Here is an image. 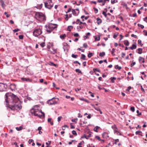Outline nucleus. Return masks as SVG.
<instances>
[{
	"instance_id": "nucleus-1",
	"label": "nucleus",
	"mask_w": 147,
	"mask_h": 147,
	"mask_svg": "<svg viewBox=\"0 0 147 147\" xmlns=\"http://www.w3.org/2000/svg\"><path fill=\"white\" fill-rule=\"evenodd\" d=\"M5 96L6 98L5 100L7 103L8 102V99L10 98H11V100L10 102V104L8 106V107L12 110H18L21 109L22 107L21 102L17 96L13 94L10 96L9 93H6Z\"/></svg>"
},
{
	"instance_id": "nucleus-2",
	"label": "nucleus",
	"mask_w": 147,
	"mask_h": 147,
	"mask_svg": "<svg viewBox=\"0 0 147 147\" xmlns=\"http://www.w3.org/2000/svg\"><path fill=\"white\" fill-rule=\"evenodd\" d=\"M35 17L36 19L40 21H43L45 19L44 15L40 12H37L35 15Z\"/></svg>"
},
{
	"instance_id": "nucleus-3",
	"label": "nucleus",
	"mask_w": 147,
	"mask_h": 147,
	"mask_svg": "<svg viewBox=\"0 0 147 147\" xmlns=\"http://www.w3.org/2000/svg\"><path fill=\"white\" fill-rule=\"evenodd\" d=\"M44 3L45 7L49 9H51L53 5V3L52 2V0H46Z\"/></svg>"
},
{
	"instance_id": "nucleus-4",
	"label": "nucleus",
	"mask_w": 147,
	"mask_h": 147,
	"mask_svg": "<svg viewBox=\"0 0 147 147\" xmlns=\"http://www.w3.org/2000/svg\"><path fill=\"white\" fill-rule=\"evenodd\" d=\"M59 98L53 97L52 99L49 100L47 101V103L49 105H55L58 103Z\"/></svg>"
},
{
	"instance_id": "nucleus-5",
	"label": "nucleus",
	"mask_w": 147,
	"mask_h": 147,
	"mask_svg": "<svg viewBox=\"0 0 147 147\" xmlns=\"http://www.w3.org/2000/svg\"><path fill=\"white\" fill-rule=\"evenodd\" d=\"M31 112L32 114H33L35 116H40L37 113L38 111V106L35 105L31 110Z\"/></svg>"
},
{
	"instance_id": "nucleus-6",
	"label": "nucleus",
	"mask_w": 147,
	"mask_h": 147,
	"mask_svg": "<svg viewBox=\"0 0 147 147\" xmlns=\"http://www.w3.org/2000/svg\"><path fill=\"white\" fill-rule=\"evenodd\" d=\"M42 31L40 28L35 29L34 30L33 34L35 37H38L42 33Z\"/></svg>"
},
{
	"instance_id": "nucleus-7",
	"label": "nucleus",
	"mask_w": 147,
	"mask_h": 147,
	"mask_svg": "<svg viewBox=\"0 0 147 147\" xmlns=\"http://www.w3.org/2000/svg\"><path fill=\"white\" fill-rule=\"evenodd\" d=\"M7 88V86L4 83H0V91H5Z\"/></svg>"
},
{
	"instance_id": "nucleus-8",
	"label": "nucleus",
	"mask_w": 147,
	"mask_h": 147,
	"mask_svg": "<svg viewBox=\"0 0 147 147\" xmlns=\"http://www.w3.org/2000/svg\"><path fill=\"white\" fill-rule=\"evenodd\" d=\"M23 82H32V80L29 78H21Z\"/></svg>"
},
{
	"instance_id": "nucleus-9",
	"label": "nucleus",
	"mask_w": 147,
	"mask_h": 147,
	"mask_svg": "<svg viewBox=\"0 0 147 147\" xmlns=\"http://www.w3.org/2000/svg\"><path fill=\"white\" fill-rule=\"evenodd\" d=\"M139 61L140 63L144 62V59L143 57H140L139 58Z\"/></svg>"
},
{
	"instance_id": "nucleus-10",
	"label": "nucleus",
	"mask_w": 147,
	"mask_h": 147,
	"mask_svg": "<svg viewBox=\"0 0 147 147\" xmlns=\"http://www.w3.org/2000/svg\"><path fill=\"white\" fill-rule=\"evenodd\" d=\"M88 135H87L86 134H84V135L83 137H84L86 139H88L89 137H90L91 135V133H88Z\"/></svg>"
},
{
	"instance_id": "nucleus-11",
	"label": "nucleus",
	"mask_w": 147,
	"mask_h": 147,
	"mask_svg": "<svg viewBox=\"0 0 147 147\" xmlns=\"http://www.w3.org/2000/svg\"><path fill=\"white\" fill-rule=\"evenodd\" d=\"M142 48H139L136 50V52L139 54H141L142 53Z\"/></svg>"
},
{
	"instance_id": "nucleus-12",
	"label": "nucleus",
	"mask_w": 147,
	"mask_h": 147,
	"mask_svg": "<svg viewBox=\"0 0 147 147\" xmlns=\"http://www.w3.org/2000/svg\"><path fill=\"white\" fill-rule=\"evenodd\" d=\"M114 134H117L118 135H121V134L120 132H119L117 130H115L114 131Z\"/></svg>"
},
{
	"instance_id": "nucleus-13",
	"label": "nucleus",
	"mask_w": 147,
	"mask_h": 147,
	"mask_svg": "<svg viewBox=\"0 0 147 147\" xmlns=\"http://www.w3.org/2000/svg\"><path fill=\"white\" fill-rule=\"evenodd\" d=\"M136 48V43L135 44H133L132 46L130 47V48L131 50H133L135 49Z\"/></svg>"
},
{
	"instance_id": "nucleus-14",
	"label": "nucleus",
	"mask_w": 147,
	"mask_h": 147,
	"mask_svg": "<svg viewBox=\"0 0 147 147\" xmlns=\"http://www.w3.org/2000/svg\"><path fill=\"white\" fill-rule=\"evenodd\" d=\"M15 87L16 86L14 84H11L10 85V88L12 90L14 89Z\"/></svg>"
},
{
	"instance_id": "nucleus-15",
	"label": "nucleus",
	"mask_w": 147,
	"mask_h": 147,
	"mask_svg": "<svg viewBox=\"0 0 147 147\" xmlns=\"http://www.w3.org/2000/svg\"><path fill=\"white\" fill-rule=\"evenodd\" d=\"M97 23L98 25L102 23V20L100 19L99 18H97L96 19Z\"/></svg>"
},
{
	"instance_id": "nucleus-16",
	"label": "nucleus",
	"mask_w": 147,
	"mask_h": 147,
	"mask_svg": "<svg viewBox=\"0 0 147 147\" xmlns=\"http://www.w3.org/2000/svg\"><path fill=\"white\" fill-rule=\"evenodd\" d=\"M48 28L49 29H51L52 31L53 29H54L55 28H56V27L55 26L53 27V26H52V25H50L49 26H48Z\"/></svg>"
},
{
	"instance_id": "nucleus-17",
	"label": "nucleus",
	"mask_w": 147,
	"mask_h": 147,
	"mask_svg": "<svg viewBox=\"0 0 147 147\" xmlns=\"http://www.w3.org/2000/svg\"><path fill=\"white\" fill-rule=\"evenodd\" d=\"M66 36L65 34H63L60 35V37L61 39H64Z\"/></svg>"
},
{
	"instance_id": "nucleus-18",
	"label": "nucleus",
	"mask_w": 147,
	"mask_h": 147,
	"mask_svg": "<svg viewBox=\"0 0 147 147\" xmlns=\"http://www.w3.org/2000/svg\"><path fill=\"white\" fill-rule=\"evenodd\" d=\"M100 127L98 126H96L95 127L94 129V131L96 132H97L98 131V129Z\"/></svg>"
},
{
	"instance_id": "nucleus-19",
	"label": "nucleus",
	"mask_w": 147,
	"mask_h": 147,
	"mask_svg": "<svg viewBox=\"0 0 147 147\" xmlns=\"http://www.w3.org/2000/svg\"><path fill=\"white\" fill-rule=\"evenodd\" d=\"M85 57H86V56L84 55L83 54H82L81 55V59L84 60H86Z\"/></svg>"
},
{
	"instance_id": "nucleus-20",
	"label": "nucleus",
	"mask_w": 147,
	"mask_h": 147,
	"mask_svg": "<svg viewBox=\"0 0 147 147\" xmlns=\"http://www.w3.org/2000/svg\"><path fill=\"white\" fill-rule=\"evenodd\" d=\"M72 12L74 16H76L77 14L76 11V10L74 9H72Z\"/></svg>"
},
{
	"instance_id": "nucleus-21",
	"label": "nucleus",
	"mask_w": 147,
	"mask_h": 147,
	"mask_svg": "<svg viewBox=\"0 0 147 147\" xmlns=\"http://www.w3.org/2000/svg\"><path fill=\"white\" fill-rule=\"evenodd\" d=\"M111 127L113 129H114V130L118 129L117 127L115 125H114L113 126H112Z\"/></svg>"
},
{
	"instance_id": "nucleus-22",
	"label": "nucleus",
	"mask_w": 147,
	"mask_h": 147,
	"mask_svg": "<svg viewBox=\"0 0 147 147\" xmlns=\"http://www.w3.org/2000/svg\"><path fill=\"white\" fill-rule=\"evenodd\" d=\"M121 5L123 7L127 9V5L126 4L124 3L122 4Z\"/></svg>"
},
{
	"instance_id": "nucleus-23",
	"label": "nucleus",
	"mask_w": 147,
	"mask_h": 147,
	"mask_svg": "<svg viewBox=\"0 0 147 147\" xmlns=\"http://www.w3.org/2000/svg\"><path fill=\"white\" fill-rule=\"evenodd\" d=\"M124 44L126 45L127 46L129 45V42L127 40H125L124 41Z\"/></svg>"
},
{
	"instance_id": "nucleus-24",
	"label": "nucleus",
	"mask_w": 147,
	"mask_h": 147,
	"mask_svg": "<svg viewBox=\"0 0 147 147\" xmlns=\"http://www.w3.org/2000/svg\"><path fill=\"white\" fill-rule=\"evenodd\" d=\"M130 110L132 112H134L135 111V108L134 107H131L130 108Z\"/></svg>"
},
{
	"instance_id": "nucleus-25",
	"label": "nucleus",
	"mask_w": 147,
	"mask_h": 147,
	"mask_svg": "<svg viewBox=\"0 0 147 147\" xmlns=\"http://www.w3.org/2000/svg\"><path fill=\"white\" fill-rule=\"evenodd\" d=\"M57 50L56 49H53V51L51 52V53L54 54L57 52Z\"/></svg>"
},
{
	"instance_id": "nucleus-26",
	"label": "nucleus",
	"mask_w": 147,
	"mask_h": 147,
	"mask_svg": "<svg viewBox=\"0 0 147 147\" xmlns=\"http://www.w3.org/2000/svg\"><path fill=\"white\" fill-rule=\"evenodd\" d=\"M105 53L104 52H102V53H100L99 54V56L100 57H102L103 56L105 55Z\"/></svg>"
},
{
	"instance_id": "nucleus-27",
	"label": "nucleus",
	"mask_w": 147,
	"mask_h": 147,
	"mask_svg": "<svg viewBox=\"0 0 147 147\" xmlns=\"http://www.w3.org/2000/svg\"><path fill=\"white\" fill-rule=\"evenodd\" d=\"M73 28V27L72 26H69L68 27V28H67V30L69 31H71V28Z\"/></svg>"
},
{
	"instance_id": "nucleus-28",
	"label": "nucleus",
	"mask_w": 147,
	"mask_h": 147,
	"mask_svg": "<svg viewBox=\"0 0 147 147\" xmlns=\"http://www.w3.org/2000/svg\"><path fill=\"white\" fill-rule=\"evenodd\" d=\"M84 143V142L83 141H82V142H80L79 143L77 147H82V146H80V145L82 144V143Z\"/></svg>"
},
{
	"instance_id": "nucleus-29",
	"label": "nucleus",
	"mask_w": 147,
	"mask_h": 147,
	"mask_svg": "<svg viewBox=\"0 0 147 147\" xmlns=\"http://www.w3.org/2000/svg\"><path fill=\"white\" fill-rule=\"evenodd\" d=\"M22 126H20L19 127H16V129L17 131H20L22 130Z\"/></svg>"
},
{
	"instance_id": "nucleus-30",
	"label": "nucleus",
	"mask_w": 147,
	"mask_h": 147,
	"mask_svg": "<svg viewBox=\"0 0 147 147\" xmlns=\"http://www.w3.org/2000/svg\"><path fill=\"white\" fill-rule=\"evenodd\" d=\"M115 68L116 69H118L119 70H120L121 69V67L119 66L118 65L115 66Z\"/></svg>"
},
{
	"instance_id": "nucleus-31",
	"label": "nucleus",
	"mask_w": 147,
	"mask_h": 147,
	"mask_svg": "<svg viewBox=\"0 0 147 147\" xmlns=\"http://www.w3.org/2000/svg\"><path fill=\"white\" fill-rule=\"evenodd\" d=\"M95 40V41H99L100 39V36L98 38L96 37H94Z\"/></svg>"
},
{
	"instance_id": "nucleus-32",
	"label": "nucleus",
	"mask_w": 147,
	"mask_h": 147,
	"mask_svg": "<svg viewBox=\"0 0 147 147\" xmlns=\"http://www.w3.org/2000/svg\"><path fill=\"white\" fill-rule=\"evenodd\" d=\"M93 55L92 53H89L88 55V58H90Z\"/></svg>"
},
{
	"instance_id": "nucleus-33",
	"label": "nucleus",
	"mask_w": 147,
	"mask_h": 147,
	"mask_svg": "<svg viewBox=\"0 0 147 147\" xmlns=\"http://www.w3.org/2000/svg\"><path fill=\"white\" fill-rule=\"evenodd\" d=\"M93 9L94 10V11L95 13H96L98 12V9L96 8L95 7L93 8Z\"/></svg>"
},
{
	"instance_id": "nucleus-34",
	"label": "nucleus",
	"mask_w": 147,
	"mask_h": 147,
	"mask_svg": "<svg viewBox=\"0 0 147 147\" xmlns=\"http://www.w3.org/2000/svg\"><path fill=\"white\" fill-rule=\"evenodd\" d=\"M78 56V55H75L74 54H72L71 55V57H72L75 58H76Z\"/></svg>"
},
{
	"instance_id": "nucleus-35",
	"label": "nucleus",
	"mask_w": 147,
	"mask_h": 147,
	"mask_svg": "<svg viewBox=\"0 0 147 147\" xmlns=\"http://www.w3.org/2000/svg\"><path fill=\"white\" fill-rule=\"evenodd\" d=\"M93 71L94 72H95L96 71H98V72H99L100 71V70L99 69L97 68H94L93 69Z\"/></svg>"
},
{
	"instance_id": "nucleus-36",
	"label": "nucleus",
	"mask_w": 147,
	"mask_h": 147,
	"mask_svg": "<svg viewBox=\"0 0 147 147\" xmlns=\"http://www.w3.org/2000/svg\"><path fill=\"white\" fill-rule=\"evenodd\" d=\"M111 79L112 82L113 83L114 82V80H116V78L115 77H111Z\"/></svg>"
},
{
	"instance_id": "nucleus-37",
	"label": "nucleus",
	"mask_w": 147,
	"mask_h": 147,
	"mask_svg": "<svg viewBox=\"0 0 147 147\" xmlns=\"http://www.w3.org/2000/svg\"><path fill=\"white\" fill-rule=\"evenodd\" d=\"M47 32H48L49 33H50L52 31V30L51 29H49L48 28H47Z\"/></svg>"
},
{
	"instance_id": "nucleus-38",
	"label": "nucleus",
	"mask_w": 147,
	"mask_h": 147,
	"mask_svg": "<svg viewBox=\"0 0 147 147\" xmlns=\"http://www.w3.org/2000/svg\"><path fill=\"white\" fill-rule=\"evenodd\" d=\"M138 26L139 27H140L142 29H143L144 27V26L143 25H142L140 24H138Z\"/></svg>"
},
{
	"instance_id": "nucleus-39",
	"label": "nucleus",
	"mask_w": 147,
	"mask_h": 147,
	"mask_svg": "<svg viewBox=\"0 0 147 147\" xmlns=\"http://www.w3.org/2000/svg\"><path fill=\"white\" fill-rule=\"evenodd\" d=\"M76 71L77 72H78L79 73H81V71L79 69H76Z\"/></svg>"
},
{
	"instance_id": "nucleus-40",
	"label": "nucleus",
	"mask_w": 147,
	"mask_h": 147,
	"mask_svg": "<svg viewBox=\"0 0 147 147\" xmlns=\"http://www.w3.org/2000/svg\"><path fill=\"white\" fill-rule=\"evenodd\" d=\"M138 44L140 45H141V46H142L143 45V44H141V40H138Z\"/></svg>"
},
{
	"instance_id": "nucleus-41",
	"label": "nucleus",
	"mask_w": 147,
	"mask_h": 147,
	"mask_svg": "<svg viewBox=\"0 0 147 147\" xmlns=\"http://www.w3.org/2000/svg\"><path fill=\"white\" fill-rule=\"evenodd\" d=\"M40 46H41V47H44L45 46V42H42V43H41L40 44Z\"/></svg>"
},
{
	"instance_id": "nucleus-42",
	"label": "nucleus",
	"mask_w": 147,
	"mask_h": 147,
	"mask_svg": "<svg viewBox=\"0 0 147 147\" xmlns=\"http://www.w3.org/2000/svg\"><path fill=\"white\" fill-rule=\"evenodd\" d=\"M72 134L74 135H77V134L76 131L75 130H73L72 131Z\"/></svg>"
},
{
	"instance_id": "nucleus-43",
	"label": "nucleus",
	"mask_w": 147,
	"mask_h": 147,
	"mask_svg": "<svg viewBox=\"0 0 147 147\" xmlns=\"http://www.w3.org/2000/svg\"><path fill=\"white\" fill-rule=\"evenodd\" d=\"M4 14L6 15V16L7 18L9 17L10 15L9 14H7V12H5L4 13Z\"/></svg>"
},
{
	"instance_id": "nucleus-44",
	"label": "nucleus",
	"mask_w": 147,
	"mask_h": 147,
	"mask_svg": "<svg viewBox=\"0 0 147 147\" xmlns=\"http://www.w3.org/2000/svg\"><path fill=\"white\" fill-rule=\"evenodd\" d=\"M136 112L137 113V115H141V113H140V111L138 110H137L136 111Z\"/></svg>"
},
{
	"instance_id": "nucleus-45",
	"label": "nucleus",
	"mask_w": 147,
	"mask_h": 147,
	"mask_svg": "<svg viewBox=\"0 0 147 147\" xmlns=\"http://www.w3.org/2000/svg\"><path fill=\"white\" fill-rule=\"evenodd\" d=\"M34 142V141L33 140L30 139L28 141V143L29 144H30L32 142Z\"/></svg>"
},
{
	"instance_id": "nucleus-46",
	"label": "nucleus",
	"mask_w": 147,
	"mask_h": 147,
	"mask_svg": "<svg viewBox=\"0 0 147 147\" xmlns=\"http://www.w3.org/2000/svg\"><path fill=\"white\" fill-rule=\"evenodd\" d=\"M94 108L96 110L98 111H100V110L99 108H96L95 107H94Z\"/></svg>"
},
{
	"instance_id": "nucleus-47",
	"label": "nucleus",
	"mask_w": 147,
	"mask_h": 147,
	"mask_svg": "<svg viewBox=\"0 0 147 147\" xmlns=\"http://www.w3.org/2000/svg\"><path fill=\"white\" fill-rule=\"evenodd\" d=\"M102 14L105 17H106L107 16V14L106 13V12L105 11H103L102 12Z\"/></svg>"
},
{
	"instance_id": "nucleus-48",
	"label": "nucleus",
	"mask_w": 147,
	"mask_h": 147,
	"mask_svg": "<svg viewBox=\"0 0 147 147\" xmlns=\"http://www.w3.org/2000/svg\"><path fill=\"white\" fill-rule=\"evenodd\" d=\"M115 51V49L114 48H113L112 49L111 53H112V54L113 55H114V53Z\"/></svg>"
},
{
	"instance_id": "nucleus-49",
	"label": "nucleus",
	"mask_w": 147,
	"mask_h": 147,
	"mask_svg": "<svg viewBox=\"0 0 147 147\" xmlns=\"http://www.w3.org/2000/svg\"><path fill=\"white\" fill-rule=\"evenodd\" d=\"M19 38L20 39H22L23 38V36L22 35H20L19 36Z\"/></svg>"
},
{
	"instance_id": "nucleus-50",
	"label": "nucleus",
	"mask_w": 147,
	"mask_h": 147,
	"mask_svg": "<svg viewBox=\"0 0 147 147\" xmlns=\"http://www.w3.org/2000/svg\"><path fill=\"white\" fill-rule=\"evenodd\" d=\"M107 135H108V134L107 133H106V132H104L103 133V134H102V136H103V137H105V136H107Z\"/></svg>"
},
{
	"instance_id": "nucleus-51",
	"label": "nucleus",
	"mask_w": 147,
	"mask_h": 147,
	"mask_svg": "<svg viewBox=\"0 0 147 147\" xmlns=\"http://www.w3.org/2000/svg\"><path fill=\"white\" fill-rule=\"evenodd\" d=\"M130 16H133V17H135L136 16V13H135L134 14H133L132 15V16H131V15H129Z\"/></svg>"
},
{
	"instance_id": "nucleus-52",
	"label": "nucleus",
	"mask_w": 147,
	"mask_h": 147,
	"mask_svg": "<svg viewBox=\"0 0 147 147\" xmlns=\"http://www.w3.org/2000/svg\"><path fill=\"white\" fill-rule=\"evenodd\" d=\"M74 36L77 37L79 36V34L78 33H75L74 34Z\"/></svg>"
},
{
	"instance_id": "nucleus-53",
	"label": "nucleus",
	"mask_w": 147,
	"mask_h": 147,
	"mask_svg": "<svg viewBox=\"0 0 147 147\" xmlns=\"http://www.w3.org/2000/svg\"><path fill=\"white\" fill-rule=\"evenodd\" d=\"M62 118V117L61 116L59 117H58V122L60 121H61V119Z\"/></svg>"
},
{
	"instance_id": "nucleus-54",
	"label": "nucleus",
	"mask_w": 147,
	"mask_h": 147,
	"mask_svg": "<svg viewBox=\"0 0 147 147\" xmlns=\"http://www.w3.org/2000/svg\"><path fill=\"white\" fill-rule=\"evenodd\" d=\"M19 29H15L14 30H13V31L14 32H18V31H19Z\"/></svg>"
},
{
	"instance_id": "nucleus-55",
	"label": "nucleus",
	"mask_w": 147,
	"mask_h": 147,
	"mask_svg": "<svg viewBox=\"0 0 147 147\" xmlns=\"http://www.w3.org/2000/svg\"><path fill=\"white\" fill-rule=\"evenodd\" d=\"M83 46L84 47H85L86 48L87 47H88V45L86 43H84L83 44Z\"/></svg>"
},
{
	"instance_id": "nucleus-56",
	"label": "nucleus",
	"mask_w": 147,
	"mask_h": 147,
	"mask_svg": "<svg viewBox=\"0 0 147 147\" xmlns=\"http://www.w3.org/2000/svg\"><path fill=\"white\" fill-rule=\"evenodd\" d=\"M80 19H77L76 21V23L77 24H79V22H80Z\"/></svg>"
},
{
	"instance_id": "nucleus-57",
	"label": "nucleus",
	"mask_w": 147,
	"mask_h": 147,
	"mask_svg": "<svg viewBox=\"0 0 147 147\" xmlns=\"http://www.w3.org/2000/svg\"><path fill=\"white\" fill-rule=\"evenodd\" d=\"M131 36L132 37H134L135 38H137V36L136 35H134V34H132L131 35Z\"/></svg>"
},
{
	"instance_id": "nucleus-58",
	"label": "nucleus",
	"mask_w": 147,
	"mask_h": 147,
	"mask_svg": "<svg viewBox=\"0 0 147 147\" xmlns=\"http://www.w3.org/2000/svg\"><path fill=\"white\" fill-rule=\"evenodd\" d=\"M141 132H142L141 131H136V135H138V134L140 135V134H139V133H141Z\"/></svg>"
},
{
	"instance_id": "nucleus-59",
	"label": "nucleus",
	"mask_w": 147,
	"mask_h": 147,
	"mask_svg": "<svg viewBox=\"0 0 147 147\" xmlns=\"http://www.w3.org/2000/svg\"><path fill=\"white\" fill-rule=\"evenodd\" d=\"M50 64L51 65H52V66H56V64H55L54 63H52V62H50Z\"/></svg>"
},
{
	"instance_id": "nucleus-60",
	"label": "nucleus",
	"mask_w": 147,
	"mask_h": 147,
	"mask_svg": "<svg viewBox=\"0 0 147 147\" xmlns=\"http://www.w3.org/2000/svg\"><path fill=\"white\" fill-rule=\"evenodd\" d=\"M116 0H111V3L112 4H114L115 2V1Z\"/></svg>"
},
{
	"instance_id": "nucleus-61",
	"label": "nucleus",
	"mask_w": 147,
	"mask_h": 147,
	"mask_svg": "<svg viewBox=\"0 0 147 147\" xmlns=\"http://www.w3.org/2000/svg\"><path fill=\"white\" fill-rule=\"evenodd\" d=\"M136 64L135 62H133L130 65V66L131 67H132L134 65Z\"/></svg>"
},
{
	"instance_id": "nucleus-62",
	"label": "nucleus",
	"mask_w": 147,
	"mask_h": 147,
	"mask_svg": "<svg viewBox=\"0 0 147 147\" xmlns=\"http://www.w3.org/2000/svg\"><path fill=\"white\" fill-rule=\"evenodd\" d=\"M141 88L143 92H145V90L144 89L142 88V86L141 85Z\"/></svg>"
},
{
	"instance_id": "nucleus-63",
	"label": "nucleus",
	"mask_w": 147,
	"mask_h": 147,
	"mask_svg": "<svg viewBox=\"0 0 147 147\" xmlns=\"http://www.w3.org/2000/svg\"><path fill=\"white\" fill-rule=\"evenodd\" d=\"M98 140H100V137H99L98 136H96L95 137Z\"/></svg>"
},
{
	"instance_id": "nucleus-64",
	"label": "nucleus",
	"mask_w": 147,
	"mask_h": 147,
	"mask_svg": "<svg viewBox=\"0 0 147 147\" xmlns=\"http://www.w3.org/2000/svg\"><path fill=\"white\" fill-rule=\"evenodd\" d=\"M144 21L147 22V17H146L144 19Z\"/></svg>"
}]
</instances>
